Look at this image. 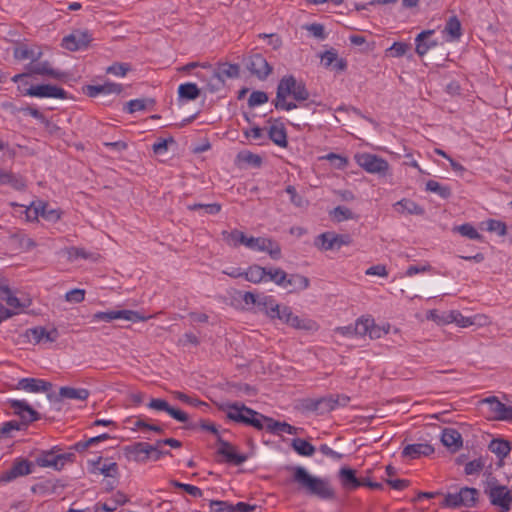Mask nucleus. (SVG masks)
Here are the masks:
<instances>
[{"mask_svg":"<svg viewBox=\"0 0 512 512\" xmlns=\"http://www.w3.org/2000/svg\"><path fill=\"white\" fill-rule=\"evenodd\" d=\"M292 471L291 481L296 483L299 489L307 495L315 496L321 500H333L335 491L327 478H320L308 472L302 466L288 467Z\"/></svg>","mask_w":512,"mask_h":512,"instance_id":"f257e3e1","label":"nucleus"},{"mask_svg":"<svg viewBox=\"0 0 512 512\" xmlns=\"http://www.w3.org/2000/svg\"><path fill=\"white\" fill-rule=\"evenodd\" d=\"M292 96L294 100L301 102L309 99V91L302 81H297L293 75H286L277 85L276 98L273 100L277 110L290 111L297 108L294 102H288L287 97Z\"/></svg>","mask_w":512,"mask_h":512,"instance_id":"f03ea898","label":"nucleus"},{"mask_svg":"<svg viewBox=\"0 0 512 512\" xmlns=\"http://www.w3.org/2000/svg\"><path fill=\"white\" fill-rule=\"evenodd\" d=\"M218 409L226 412V417L230 421L252 426L259 431L266 429V425H269V420H271V417L265 416L241 402L222 403L218 405Z\"/></svg>","mask_w":512,"mask_h":512,"instance_id":"7ed1b4c3","label":"nucleus"},{"mask_svg":"<svg viewBox=\"0 0 512 512\" xmlns=\"http://www.w3.org/2000/svg\"><path fill=\"white\" fill-rule=\"evenodd\" d=\"M479 491L476 488L462 487L457 493L445 495L441 506L459 508L461 506L474 507L477 503Z\"/></svg>","mask_w":512,"mask_h":512,"instance_id":"20e7f679","label":"nucleus"},{"mask_svg":"<svg viewBox=\"0 0 512 512\" xmlns=\"http://www.w3.org/2000/svg\"><path fill=\"white\" fill-rule=\"evenodd\" d=\"M152 318L151 315L145 316L138 311L133 310H111L105 312H96L91 316V322H107L110 323L113 320L123 319L131 322L146 321Z\"/></svg>","mask_w":512,"mask_h":512,"instance_id":"39448f33","label":"nucleus"},{"mask_svg":"<svg viewBox=\"0 0 512 512\" xmlns=\"http://www.w3.org/2000/svg\"><path fill=\"white\" fill-rule=\"evenodd\" d=\"M354 158L356 160V163L361 168H363L365 171L371 174H379L384 176L386 175L389 169L388 162L375 154L358 153L355 155Z\"/></svg>","mask_w":512,"mask_h":512,"instance_id":"423d86ee","label":"nucleus"},{"mask_svg":"<svg viewBox=\"0 0 512 512\" xmlns=\"http://www.w3.org/2000/svg\"><path fill=\"white\" fill-rule=\"evenodd\" d=\"M23 95L38 98H68V93L63 88L51 84L31 85L23 91Z\"/></svg>","mask_w":512,"mask_h":512,"instance_id":"0eeeda50","label":"nucleus"},{"mask_svg":"<svg viewBox=\"0 0 512 512\" xmlns=\"http://www.w3.org/2000/svg\"><path fill=\"white\" fill-rule=\"evenodd\" d=\"M88 30L76 29L62 39L61 46L69 51L86 49L92 41Z\"/></svg>","mask_w":512,"mask_h":512,"instance_id":"6e6552de","label":"nucleus"},{"mask_svg":"<svg viewBox=\"0 0 512 512\" xmlns=\"http://www.w3.org/2000/svg\"><path fill=\"white\" fill-rule=\"evenodd\" d=\"M217 444L219 445L217 455L222 456L223 461L226 463L238 466L248 459L247 454L238 453L236 447L221 436H218Z\"/></svg>","mask_w":512,"mask_h":512,"instance_id":"1a4fd4ad","label":"nucleus"},{"mask_svg":"<svg viewBox=\"0 0 512 512\" xmlns=\"http://www.w3.org/2000/svg\"><path fill=\"white\" fill-rule=\"evenodd\" d=\"M34 463L24 459V458H16L11 467L4 471L0 476V482H11L18 477L29 475L32 473V468Z\"/></svg>","mask_w":512,"mask_h":512,"instance_id":"9d476101","label":"nucleus"},{"mask_svg":"<svg viewBox=\"0 0 512 512\" xmlns=\"http://www.w3.org/2000/svg\"><path fill=\"white\" fill-rule=\"evenodd\" d=\"M246 68L260 80H265L272 72V67L263 55L259 53L247 59Z\"/></svg>","mask_w":512,"mask_h":512,"instance_id":"9b49d317","label":"nucleus"},{"mask_svg":"<svg viewBox=\"0 0 512 512\" xmlns=\"http://www.w3.org/2000/svg\"><path fill=\"white\" fill-rule=\"evenodd\" d=\"M149 408L157 410V411H165L167 412L173 419L182 422L188 423L189 416L187 413L180 409H176L169 405V403L161 398H152L147 405Z\"/></svg>","mask_w":512,"mask_h":512,"instance_id":"f8f14e48","label":"nucleus"},{"mask_svg":"<svg viewBox=\"0 0 512 512\" xmlns=\"http://www.w3.org/2000/svg\"><path fill=\"white\" fill-rule=\"evenodd\" d=\"M26 336L34 341L35 344L40 342L53 343L59 338V332L56 328L46 330L45 327L37 326L26 331Z\"/></svg>","mask_w":512,"mask_h":512,"instance_id":"ddd939ff","label":"nucleus"},{"mask_svg":"<svg viewBox=\"0 0 512 512\" xmlns=\"http://www.w3.org/2000/svg\"><path fill=\"white\" fill-rule=\"evenodd\" d=\"M28 70L30 74L45 75L57 80H63L68 76L66 72L53 69L48 61L31 63Z\"/></svg>","mask_w":512,"mask_h":512,"instance_id":"4468645a","label":"nucleus"},{"mask_svg":"<svg viewBox=\"0 0 512 512\" xmlns=\"http://www.w3.org/2000/svg\"><path fill=\"white\" fill-rule=\"evenodd\" d=\"M84 93L89 97H96L100 94H120L123 91L121 84L106 82L102 85H87L84 89Z\"/></svg>","mask_w":512,"mask_h":512,"instance_id":"2eb2a0df","label":"nucleus"},{"mask_svg":"<svg viewBox=\"0 0 512 512\" xmlns=\"http://www.w3.org/2000/svg\"><path fill=\"white\" fill-rule=\"evenodd\" d=\"M126 452L133 456L137 462H146L152 451L156 450V447H152V444L147 442H135L125 448Z\"/></svg>","mask_w":512,"mask_h":512,"instance_id":"dca6fc26","label":"nucleus"},{"mask_svg":"<svg viewBox=\"0 0 512 512\" xmlns=\"http://www.w3.org/2000/svg\"><path fill=\"white\" fill-rule=\"evenodd\" d=\"M16 388L33 393L48 392L51 390L52 384L42 379L22 378L18 381Z\"/></svg>","mask_w":512,"mask_h":512,"instance_id":"f3484780","label":"nucleus"},{"mask_svg":"<svg viewBox=\"0 0 512 512\" xmlns=\"http://www.w3.org/2000/svg\"><path fill=\"white\" fill-rule=\"evenodd\" d=\"M60 449L55 446L50 450L41 451L35 457V463L39 467H51L56 471H59L58 465V452Z\"/></svg>","mask_w":512,"mask_h":512,"instance_id":"a211bd4d","label":"nucleus"},{"mask_svg":"<svg viewBox=\"0 0 512 512\" xmlns=\"http://www.w3.org/2000/svg\"><path fill=\"white\" fill-rule=\"evenodd\" d=\"M442 444L451 452L458 451L463 445L461 434L454 428H445L441 435Z\"/></svg>","mask_w":512,"mask_h":512,"instance_id":"6ab92c4d","label":"nucleus"},{"mask_svg":"<svg viewBox=\"0 0 512 512\" xmlns=\"http://www.w3.org/2000/svg\"><path fill=\"white\" fill-rule=\"evenodd\" d=\"M434 452L432 445L428 443L409 444L404 447L402 457L409 459H418L421 456H429Z\"/></svg>","mask_w":512,"mask_h":512,"instance_id":"aec40b11","label":"nucleus"},{"mask_svg":"<svg viewBox=\"0 0 512 512\" xmlns=\"http://www.w3.org/2000/svg\"><path fill=\"white\" fill-rule=\"evenodd\" d=\"M277 124L271 125L268 130V139H270L275 145L286 148L288 146L287 132L283 123H279L278 120H274Z\"/></svg>","mask_w":512,"mask_h":512,"instance_id":"412c9836","label":"nucleus"},{"mask_svg":"<svg viewBox=\"0 0 512 512\" xmlns=\"http://www.w3.org/2000/svg\"><path fill=\"white\" fill-rule=\"evenodd\" d=\"M0 185H9L17 191H23L27 187L23 176L5 170H0Z\"/></svg>","mask_w":512,"mask_h":512,"instance_id":"4be33fe9","label":"nucleus"},{"mask_svg":"<svg viewBox=\"0 0 512 512\" xmlns=\"http://www.w3.org/2000/svg\"><path fill=\"white\" fill-rule=\"evenodd\" d=\"M127 502H129L127 495L121 491H117L109 502L97 503L95 505L94 512H113L118 508V506L124 505Z\"/></svg>","mask_w":512,"mask_h":512,"instance_id":"5701e85b","label":"nucleus"},{"mask_svg":"<svg viewBox=\"0 0 512 512\" xmlns=\"http://www.w3.org/2000/svg\"><path fill=\"white\" fill-rule=\"evenodd\" d=\"M484 402L490 404L491 410L498 414L499 420L512 421V406L505 405L495 396L486 398Z\"/></svg>","mask_w":512,"mask_h":512,"instance_id":"b1692460","label":"nucleus"},{"mask_svg":"<svg viewBox=\"0 0 512 512\" xmlns=\"http://www.w3.org/2000/svg\"><path fill=\"white\" fill-rule=\"evenodd\" d=\"M434 34V30H425L419 33L415 39L416 53L419 56H424L430 48L437 45L436 40H431L430 37Z\"/></svg>","mask_w":512,"mask_h":512,"instance_id":"393cba45","label":"nucleus"},{"mask_svg":"<svg viewBox=\"0 0 512 512\" xmlns=\"http://www.w3.org/2000/svg\"><path fill=\"white\" fill-rule=\"evenodd\" d=\"M339 480L346 490H355L360 487L359 478L356 471L349 467H342L338 473Z\"/></svg>","mask_w":512,"mask_h":512,"instance_id":"a878e982","label":"nucleus"},{"mask_svg":"<svg viewBox=\"0 0 512 512\" xmlns=\"http://www.w3.org/2000/svg\"><path fill=\"white\" fill-rule=\"evenodd\" d=\"M9 406L13 409L14 414L20 415L27 413L29 415V421H37L40 419L39 413L34 410L25 400H9Z\"/></svg>","mask_w":512,"mask_h":512,"instance_id":"bb28decb","label":"nucleus"},{"mask_svg":"<svg viewBox=\"0 0 512 512\" xmlns=\"http://www.w3.org/2000/svg\"><path fill=\"white\" fill-rule=\"evenodd\" d=\"M309 285L310 280L306 276L300 274H287L284 288L291 287L289 290L290 292H298L307 289Z\"/></svg>","mask_w":512,"mask_h":512,"instance_id":"cd10ccee","label":"nucleus"},{"mask_svg":"<svg viewBox=\"0 0 512 512\" xmlns=\"http://www.w3.org/2000/svg\"><path fill=\"white\" fill-rule=\"evenodd\" d=\"M488 448L499 458L500 465L502 464L503 459L507 457L511 451L510 442L502 438L493 439Z\"/></svg>","mask_w":512,"mask_h":512,"instance_id":"c85d7f7f","label":"nucleus"},{"mask_svg":"<svg viewBox=\"0 0 512 512\" xmlns=\"http://www.w3.org/2000/svg\"><path fill=\"white\" fill-rule=\"evenodd\" d=\"M279 306L274 297L270 295L260 297L258 303L259 310L264 312L271 320H274L275 316H278Z\"/></svg>","mask_w":512,"mask_h":512,"instance_id":"c756f323","label":"nucleus"},{"mask_svg":"<svg viewBox=\"0 0 512 512\" xmlns=\"http://www.w3.org/2000/svg\"><path fill=\"white\" fill-rule=\"evenodd\" d=\"M43 217L49 222H56L60 219V212L56 209H52L46 203L39 202L37 206L33 208V218Z\"/></svg>","mask_w":512,"mask_h":512,"instance_id":"7c9ffc66","label":"nucleus"},{"mask_svg":"<svg viewBox=\"0 0 512 512\" xmlns=\"http://www.w3.org/2000/svg\"><path fill=\"white\" fill-rule=\"evenodd\" d=\"M394 207L399 213L406 212L410 215H423L425 213L424 208L411 199L404 198L395 203Z\"/></svg>","mask_w":512,"mask_h":512,"instance_id":"2f4dec72","label":"nucleus"},{"mask_svg":"<svg viewBox=\"0 0 512 512\" xmlns=\"http://www.w3.org/2000/svg\"><path fill=\"white\" fill-rule=\"evenodd\" d=\"M90 395L89 390L85 388H73L64 386L59 389V398L60 399H75V400H86Z\"/></svg>","mask_w":512,"mask_h":512,"instance_id":"473e14b6","label":"nucleus"},{"mask_svg":"<svg viewBox=\"0 0 512 512\" xmlns=\"http://www.w3.org/2000/svg\"><path fill=\"white\" fill-rule=\"evenodd\" d=\"M291 447L298 455L304 457H311L316 451L315 447L303 438L292 439Z\"/></svg>","mask_w":512,"mask_h":512,"instance_id":"72a5a7b5","label":"nucleus"},{"mask_svg":"<svg viewBox=\"0 0 512 512\" xmlns=\"http://www.w3.org/2000/svg\"><path fill=\"white\" fill-rule=\"evenodd\" d=\"M201 94L200 89L197 87L195 83L187 82L179 85L178 87V97L179 99H184L187 101L196 100Z\"/></svg>","mask_w":512,"mask_h":512,"instance_id":"f704fd0d","label":"nucleus"},{"mask_svg":"<svg viewBox=\"0 0 512 512\" xmlns=\"http://www.w3.org/2000/svg\"><path fill=\"white\" fill-rule=\"evenodd\" d=\"M64 484H61L60 481H51L47 480L44 482L37 483L32 486L31 490L33 493H38L42 495L54 494L58 492V488H63Z\"/></svg>","mask_w":512,"mask_h":512,"instance_id":"c9c22d12","label":"nucleus"},{"mask_svg":"<svg viewBox=\"0 0 512 512\" xmlns=\"http://www.w3.org/2000/svg\"><path fill=\"white\" fill-rule=\"evenodd\" d=\"M334 62H336L333 66L335 70H344L346 68V62L343 59H338V55L335 51L328 50L321 54V63L324 67L329 68Z\"/></svg>","mask_w":512,"mask_h":512,"instance_id":"e433bc0d","label":"nucleus"},{"mask_svg":"<svg viewBox=\"0 0 512 512\" xmlns=\"http://www.w3.org/2000/svg\"><path fill=\"white\" fill-rule=\"evenodd\" d=\"M266 430L274 434L287 433L290 435H295L298 432V428L290 425L287 422L276 421L273 418L269 420V425H266Z\"/></svg>","mask_w":512,"mask_h":512,"instance_id":"4c0bfd02","label":"nucleus"},{"mask_svg":"<svg viewBox=\"0 0 512 512\" xmlns=\"http://www.w3.org/2000/svg\"><path fill=\"white\" fill-rule=\"evenodd\" d=\"M223 240L230 246L238 247L239 245H245L247 236L237 230L234 229L232 231H223L222 232Z\"/></svg>","mask_w":512,"mask_h":512,"instance_id":"58836bf2","label":"nucleus"},{"mask_svg":"<svg viewBox=\"0 0 512 512\" xmlns=\"http://www.w3.org/2000/svg\"><path fill=\"white\" fill-rule=\"evenodd\" d=\"M267 274V269L259 265H251L246 271H244V278L252 283H260L264 280Z\"/></svg>","mask_w":512,"mask_h":512,"instance_id":"ea45409f","label":"nucleus"},{"mask_svg":"<svg viewBox=\"0 0 512 512\" xmlns=\"http://www.w3.org/2000/svg\"><path fill=\"white\" fill-rule=\"evenodd\" d=\"M221 78H238L240 74V67L238 64L222 63L217 69H214Z\"/></svg>","mask_w":512,"mask_h":512,"instance_id":"a19ab883","label":"nucleus"},{"mask_svg":"<svg viewBox=\"0 0 512 512\" xmlns=\"http://www.w3.org/2000/svg\"><path fill=\"white\" fill-rule=\"evenodd\" d=\"M444 31L450 35L452 40L459 39L462 35L461 23L456 15L449 17Z\"/></svg>","mask_w":512,"mask_h":512,"instance_id":"79ce46f5","label":"nucleus"},{"mask_svg":"<svg viewBox=\"0 0 512 512\" xmlns=\"http://www.w3.org/2000/svg\"><path fill=\"white\" fill-rule=\"evenodd\" d=\"M426 190L438 194L442 199H448L452 194L449 186L435 180H428L426 182Z\"/></svg>","mask_w":512,"mask_h":512,"instance_id":"37998d69","label":"nucleus"},{"mask_svg":"<svg viewBox=\"0 0 512 512\" xmlns=\"http://www.w3.org/2000/svg\"><path fill=\"white\" fill-rule=\"evenodd\" d=\"M225 86V79L221 78L219 74L214 71H211V75L208 77L206 81L205 89L210 93H215L223 89Z\"/></svg>","mask_w":512,"mask_h":512,"instance_id":"c03bdc74","label":"nucleus"},{"mask_svg":"<svg viewBox=\"0 0 512 512\" xmlns=\"http://www.w3.org/2000/svg\"><path fill=\"white\" fill-rule=\"evenodd\" d=\"M314 245L320 250H336L333 241V232H324L318 235L315 239Z\"/></svg>","mask_w":512,"mask_h":512,"instance_id":"a18cd8bd","label":"nucleus"},{"mask_svg":"<svg viewBox=\"0 0 512 512\" xmlns=\"http://www.w3.org/2000/svg\"><path fill=\"white\" fill-rule=\"evenodd\" d=\"M243 134L246 139H253L259 141V145L266 143L265 129L253 124L251 128L244 129Z\"/></svg>","mask_w":512,"mask_h":512,"instance_id":"49530a36","label":"nucleus"},{"mask_svg":"<svg viewBox=\"0 0 512 512\" xmlns=\"http://www.w3.org/2000/svg\"><path fill=\"white\" fill-rule=\"evenodd\" d=\"M22 425L17 420H11L0 424V440L11 438L14 431H21Z\"/></svg>","mask_w":512,"mask_h":512,"instance_id":"de8ad7c7","label":"nucleus"},{"mask_svg":"<svg viewBox=\"0 0 512 512\" xmlns=\"http://www.w3.org/2000/svg\"><path fill=\"white\" fill-rule=\"evenodd\" d=\"M14 57L17 60H27L30 59L32 62H36L41 53H38L37 55L34 53L33 50L29 49L26 45H19L14 49Z\"/></svg>","mask_w":512,"mask_h":512,"instance_id":"09e8293b","label":"nucleus"},{"mask_svg":"<svg viewBox=\"0 0 512 512\" xmlns=\"http://www.w3.org/2000/svg\"><path fill=\"white\" fill-rule=\"evenodd\" d=\"M147 103L153 105L155 101L153 99H133L125 104L124 110L128 113H134L146 109Z\"/></svg>","mask_w":512,"mask_h":512,"instance_id":"8fccbe9b","label":"nucleus"},{"mask_svg":"<svg viewBox=\"0 0 512 512\" xmlns=\"http://www.w3.org/2000/svg\"><path fill=\"white\" fill-rule=\"evenodd\" d=\"M270 244V239L263 237H247L245 246L251 250L266 251L267 245Z\"/></svg>","mask_w":512,"mask_h":512,"instance_id":"3c124183","label":"nucleus"},{"mask_svg":"<svg viewBox=\"0 0 512 512\" xmlns=\"http://www.w3.org/2000/svg\"><path fill=\"white\" fill-rule=\"evenodd\" d=\"M372 324H373V318H371V317L359 318L354 325L355 335H359V336L368 335Z\"/></svg>","mask_w":512,"mask_h":512,"instance_id":"603ef678","label":"nucleus"},{"mask_svg":"<svg viewBox=\"0 0 512 512\" xmlns=\"http://www.w3.org/2000/svg\"><path fill=\"white\" fill-rule=\"evenodd\" d=\"M454 231H457L462 236L467 237L471 240H481L482 235L469 223L456 226Z\"/></svg>","mask_w":512,"mask_h":512,"instance_id":"864d4df0","label":"nucleus"},{"mask_svg":"<svg viewBox=\"0 0 512 512\" xmlns=\"http://www.w3.org/2000/svg\"><path fill=\"white\" fill-rule=\"evenodd\" d=\"M237 158L255 168H259L262 164V158L250 151H241L238 153Z\"/></svg>","mask_w":512,"mask_h":512,"instance_id":"5fc2aeb1","label":"nucleus"},{"mask_svg":"<svg viewBox=\"0 0 512 512\" xmlns=\"http://www.w3.org/2000/svg\"><path fill=\"white\" fill-rule=\"evenodd\" d=\"M287 273L281 268H271L267 269L266 276L269 277V280L274 282L276 285L284 288L286 282Z\"/></svg>","mask_w":512,"mask_h":512,"instance_id":"6e6d98bb","label":"nucleus"},{"mask_svg":"<svg viewBox=\"0 0 512 512\" xmlns=\"http://www.w3.org/2000/svg\"><path fill=\"white\" fill-rule=\"evenodd\" d=\"M289 326L300 329V330H312L315 327V322L312 320H304L299 318L297 315H294L290 317V322L288 324Z\"/></svg>","mask_w":512,"mask_h":512,"instance_id":"4d7b16f0","label":"nucleus"},{"mask_svg":"<svg viewBox=\"0 0 512 512\" xmlns=\"http://www.w3.org/2000/svg\"><path fill=\"white\" fill-rule=\"evenodd\" d=\"M286 192L290 196V201L293 205L298 208H303L307 206L308 201L301 195H299L296 191V188L292 185H288L286 187Z\"/></svg>","mask_w":512,"mask_h":512,"instance_id":"13d9d810","label":"nucleus"},{"mask_svg":"<svg viewBox=\"0 0 512 512\" xmlns=\"http://www.w3.org/2000/svg\"><path fill=\"white\" fill-rule=\"evenodd\" d=\"M187 208L191 211L203 209L205 211V213L210 214V215H215L220 212L221 205L218 203H211V204L195 203L192 205H188Z\"/></svg>","mask_w":512,"mask_h":512,"instance_id":"bf43d9fd","label":"nucleus"},{"mask_svg":"<svg viewBox=\"0 0 512 512\" xmlns=\"http://www.w3.org/2000/svg\"><path fill=\"white\" fill-rule=\"evenodd\" d=\"M12 239L16 240L19 247L24 251H30L36 247V242L25 234H14Z\"/></svg>","mask_w":512,"mask_h":512,"instance_id":"052dcab7","label":"nucleus"},{"mask_svg":"<svg viewBox=\"0 0 512 512\" xmlns=\"http://www.w3.org/2000/svg\"><path fill=\"white\" fill-rule=\"evenodd\" d=\"M269 100L268 94L264 91H253L248 98V106L253 108L262 105Z\"/></svg>","mask_w":512,"mask_h":512,"instance_id":"680f3d73","label":"nucleus"},{"mask_svg":"<svg viewBox=\"0 0 512 512\" xmlns=\"http://www.w3.org/2000/svg\"><path fill=\"white\" fill-rule=\"evenodd\" d=\"M505 490V486L496 485L490 489H485V493L488 494L492 505L500 504L503 501L502 491Z\"/></svg>","mask_w":512,"mask_h":512,"instance_id":"e2e57ef3","label":"nucleus"},{"mask_svg":"<svg viewBox=\"0 0 512 512\" xmlns=\"http://www.w3.org/2000/svg\"><path fill=\"white\" fill-rule=\"evenodd\" d=\"M487 230L495 232L499 236H505L507 234V225L500 220L490 219L487 221Z\"/></svg>","mask_w":512,"mask_h":512,"instance_id":"0e129e2a","label":"nucleus"},{"mask_svg":"<svg viewBox=\"0 0 512 512\" xmlns=\"http://www.w3.org/2000/svg\"><path fill=\"white\" fill-rule=\"evenodd\" d=\"M331 214L338 222L354 218L353 212L345 206L335 207Z\"/></svg>","mask_w":512,"mask_h":512,"instance_id":"69168bd1","label":"nucleus"},{"mask_svg":"<svg viewBox=\"0 0 512 512\" xmlns=\"http://www.w3.org/2000/svg\"><path fill=\"white\" fill-rule=\"evenodd\" d=\"M484 461L481 458L474 459L466 463L464 472L466 475L478 474L484 468Z\"/></svg>","mask_w":512,"mask_h":512,"instance_id":"338daca9","label":"nucleus"},{"mask_svg":"<svg viewBox=\"0 0 512 512\" xmlns=\"http://www.w3.org/2000/svg\"><path fill=\"white\" fill-rule=\"evenodd\" d=\"M209 506L211 512H233L232 504L227 501L212 500Z\"/></svg>","mask_w":512,"mask_h":512,"instance_id":"774afa93","label":"nucleus"}]
</instances>
